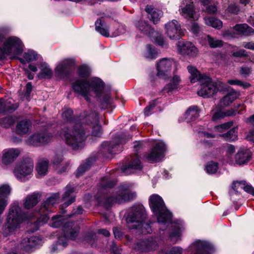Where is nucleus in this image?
<instances>
[{
  "instance_id": "obj_38",
  "label": "nucleus",
  "mask_w": 254,
  "mask_h": 254,
  "mask_svg": "<svg viewBox=\"0 0 254 254\" xmlns=\"http://www.w3.org/2000/svg\"><path fill=\"white\" fill-rule=\"evenodd\" d=\"M49 161L46 159H43L39 161L36 166V170L39 175L45 176L48 169Z\"/></svg>"
},
{
  "instance_id": "obj_48",
  "label": "nucleus",
  "mask_w": 254,
  "mask_h": 254,
  "mask_svg": "<svg viewBox=\"0 0 254 254\" xmlns=\"http://www.w3.org/2000/svg\"><path fill=\"white\" fill-rule=\"evenodd\" d=\"M52 75V70L47 67H42L41 71L38 74L39 78H50Z\"/></svg>"
},
{
  "instance_id": "obj_25",
  "label": "nucleus",
  "mask_w": 254,
  "mask_h": 254,
  "mask_svg": "<svg viewBox=\"0 0 254 254\" xmlns=\"http://www.w3.org/2000/svg\"><path fill=\"white\" fill-rule=\"evenodd\" d=\"M171 232H170L169 237L171 240L176 243L181 239V234L184 230V226L182 222L171 223Z\"/></svg>"
},
{
  "instance_id": "obj_23",
  "label": "nucleus",
  "mask_w": 254,
  "mask_h": 254,
  "mask_svg": "<svg viewBox=\"0 0 254 254\" xmlns=\"http://www.w3.org/2000/svg\"><path fill=\"white\" fill-rule=\"evenodd\" d=\"M76 187L74 185L69 184L65 188V192L63 197V201H64L63 205L67 207L75 199V193L76 192Z\"/></svg>"
},
{
  "instance_id": "obj_28",
  "label": "nucleus",
  "mask_w": 254,
  "mask_h": 254,
  "mask_svg": "<svg viewBox=\"0 0 254 254\" xmlns=\"http://www.w3.org/2000/svg\"><path fill=\"white\" fill-rule=\"evenodd\" d=\"M251 157L250 152L245 149L239 150L235 156V163L242 165L247 163Z\"/></svg>"
},
{
  "instance_id": "obj_46",
  "label": "nucleus",
  "mask_w": 254,
  "mask_h": 254,
  "mask_svg": "<svg viewBox=\"0 0 254 254\" xmlns=\"http://www.w3.org/2000/svg\"><path fill=\"white\" fill-rule=\"evenodd\" d=\"M15 121V117L8 116L0 119V125L3 127L8 128L14 124Z\"/></svg>"
},
{
  "instance_id": "obj_6",
  "label": "nucleus",
  "mask_w": 254,
  "mask_h": 254,
  "mask_svg": "<svg viewBox=\"0 0 254 254\" xmlns=\"http://www.w3.org/2000/svg\"><path fill=\"white\" fill-rule=\"evenodd\" d=\"M149 206L153 213L156 216L160 231L166 230L172 218L170 212L167 209L162 198L157 194L150 196Z\"/></svg>"
},
{
  "instance_id": "obj_36",
  "label": "nucleus",
  "mask_w": 254,
  "mask_h": 254,
  "mask_svg": "<svg viewBox=\"0 0 254 254\" xmlns=\"http://www.w3.org/2000/svg\"><path fill=\"white\" fill-rule=\"evenodd\" d=\"M199 110L198 107L193 106L190 107L186 112V119L190 122L195 120L199 117Z\"/></svg>"
},
{
  "instance_id": "obj_58",
  "label": "nucleus",
  "mask_w": 254,
  "mask_h": 254,
  "mask_svg": "<svg viewBox=\"0 0 254 254\" xmlns=\"http://www.w3.org/2000/svg\"><path fill=\"white\" fill-rule=\"evenodd\" d=\"M240 73L242 76L246 77L251 73V69L248 66H243L240 69Z\"/></svg>"
},
{
  "instance_id": "obj_54",
  "label": "nucleus",
  "mask_w": 254,
  "mask_h": 254,
  "mask_svg": "<svg viewBox=\"0 0 254 254\" xmlns=\"http://www.w3.org/2000/svg\"><path fill=\"white\" fill-rule=\"evenodd\" d=\"M164 254H183V249L180 247H173Z\"/></svg>"
},
{
  "instance_id": "obj_44",
  "label": "nucleus",
  "mask_w": 254,
  "mask_h": 254,
  "mask_svg": "<svg viewBox=\"0 0 254 254\" xmlns=\"http://www.w3.org/2000/svg\"><path fill=\"white\" fill-rule=\"evenodd\" d=\"M222 136L228 141H232L237 139V128L235 127L229 131L226 134H222Z\"/></svg>"
},
{
  "instance_id": "obj_29",
  "label": "nucleus",
  "mask_w": 254,
  "mask_h": 254,
  "mask_svg": "<svg viewBox=\"0 0 254 254\" xmlns=\"http://www.w3.org/2000/svg\"><path fill=\"white\" fill-rule=\"evenodd\" d=\"M96 30L105 37L109 36V27L103 17L97 19L95 23Z\"/></svg>"
},
{
  "instance_id": "obj_56",
  "label": "nucleus",
  "mask_w": 254,
  "mask_h": 254,
  "mask_svg": "<svg viewBox=\"0 0 254 254\" xmlns=\"http://www.w3.org/2000/svg\"><path fill=\"white\" fill-rule=\"evenodd\" d=\"M8 204V199L5 198H0V215L4 212Z\"/></svg>"
},
{
  "instance_id": "obj_24",
  "label": "nucleus",
  "mask_w": 254,
  "mask_h": 254,
  "mask_svg": "<svg viewBox=\"0 0 254 254\" xmlns=\"http://www.w3.org/2000/svg\"><path fill=\"white\" fill-rule=\"evenodd\" d=\"M41 194L39 192H34L27 195L23 200V207L30 209L36 206L40 201Z\"/></svg>"
},
{
  "instance_id": "obj_57",
  "label": "nucleus",
  "mask_w": 254,
  "mask_h": 254,
  "mask_svg": "<svg viewBox=\"0 0 254 254\" xmlns=\"http://www.w3.org/2000/svg\"><path fill=\"white\" fill-rule=\"evenodd\" d=\"M63 160V155L61 154H56L52 161V163L53 165L56 167H59V165L61 164V163Z\"/></svg>"
},
{
  "instance_id": "obj_61",
  "label": "nucleus",
  "mask_w": 254,
  "mask_h": 254,
  "mask_svg": "<svg viewBox=\"0 0 254 254\" xmlns=\"http://www.w3.org/2000/svg\"><path fill=\"white\" fill-rule=\"evenodd\" d=\"M247 122L249 123L251 126H252L254 128L252 129L250 131V134L251 136L254 135V114L252 116H250L249 118L247 119Z\"/></svg>"
},
{
  "instance_id": "obj_60",
  "label": "nucleus",
  "mask_w": 254,
  "mask_h": 254,
  "mask_svg": "<svg viewBox=\"0 0 254 254\" xmlns=\"http://www.w3.org/2000/svg\"><path fill=\"white\" fill-rule=\"evenodd\" d=\"M190 30L194 34H197L199 32V27L196 22H193L191 24Z\"/></svg>"
},
{
  "instance_id": "obj_20",
  "label": "nucleus",
  "mask_w": 254,
  "mask_h": 254,
  "mask_svg": "<svg viewBox=\"0 0 254 254\" xmlns=\"http://www.w3.org/2000/svg\"><path fill=\"white\" fill-rule=\"evenodd\" d=\"M21 151L19 148H7L2 151L1 161L5 165L13 162L20 155Z\"/></svg>"
},
{
  "instance_id": "obj_47",
  "label": "nucleus",
  "mask_w": 254,
  "mask_h": 254,
  "mask_svg": "<svg viewBox=\"0 0 254 254\" xmlns=\"http://www.w3.org/2000/svg\"><path fill=\"white\" fill-rule=\"evenodd\" d=\"M218 168V164L216 162L211 161L207 164L205 167V170L207 173L209 174H213L217 172Z\"/></svg>"
},
{
  "instance_id": "obj_45",
  "label": "nucleus",
  "mask_w": 254,
  "mask_h": 254,
  "mask_svg": "<svg viewBox=\"0 0 254 254\" xmlns=\"http://www.w3.org/2000/svg\"><path fill=\"white\" fill-rule=\"evenodd\" d=\"M91 72V69L87 64H81L78 70V75L81 77H88Z\"/></svg>"
},
{
  "instance_id": "obj_5",
  "label": "nucleus",
  "mask_w": 254,
  "mask_h": 254,
  "mask_svg": "<svg viewBox=\"0 0 254 254\" xmlns=\"http://www.w3.org/2000/svg\"><path fill=\"white\" fill-rule=\"evenodd\" d=\"M146 218V213L142 205L133 206L129 210L126 218L127 227L131 229H136L140 233L147 234L152 232L150 224L143 223Z\"/></svg>"
},
{
  "instance_id": "obj_18",
  "label": "nucleus",
  "mask_w": 254,
  "mask_h": 254,
  "mask_svg": "<svg viewBox=\"0 0 254 254\" xmlns=\"http://www.w3.org/2000/svg\"><path fill=\"white\" fill-rule=\"evenodd\" d=\"M50 136L45 132L34 133L26 140V143L30 145L39 146L48 142Z\"/></svg>"
},
{
  "instance_id": "obj_13",
  "label": "nucleus",
  "mask_w": 254,
  "mask_h": 254,
  "mask_svg": "<svg viewBox=\"0 0 254 254\" xmlns=\"http://www.w3.org/2000/svg\"><path fill=\"white\" fill-rule=\"evenodd\" d=\"M166 34L171 39L178 40L185 34L186 30L181 28V25L176 20L169 21L165 25Z\"/></svg>"
},
{
  "instance_id": "obj_51",
  "label": "nucleus",
  "mask_w": 254,
  "mask_h": 254,
  "mask_svg": "<svg viewBox=\"0 0 254 254\" xmlns=\"http://www.w3.org/2000/svg\"><path fill=\"white\" fill-rule=\"evenodd\" d=\"M228 83L231 85H236L242 86L243 88H247L251 86L250 84L249 83H244L238 79L228 80Z\"/></svg>"
},
{
  "instance_id": "obj_35",
  "label": "nucleus",
  "mask_w": 254,
  "mask_h": 254,
  "mask_svg": "<svg viewBox=\"0 0 254 254\" xmlns=\"http://www.w3.org/2000/svg\"><path fill=\"white\" fill-rule=\"evenodd\" d=\"M142 168V166L140 163V160L138 158L133 160L129 164L125 167L124 169V172L125 173H131L137 170H141Z\"/></svg>"
},
{
  "instance_id": "obj_11",
  "label": "nucleus",
  "mask_w": 254,
  "mask_h": 254,
  "mask_svg": "<svg viewBox=\"0 0 254 254\" xmlns=\"http://www.w3.org/2000/svg\"><path fill=\"white\" fill-rule=\"evenodd\" d=\"M166 150V146L165 143L161 140L157 141L152 150L144 155V158L150 163L159 162L163 158Z\"/></svg>"
},
{
  "instance_id": "obj_39",
  "label": "nucleus",
  "mask_w": 254,
  "mask_h": 254,
  "mask_svg": "<svg viewBox=\"0 0 254 254\" xmlns=\"http://www.w3.org/2000/svg\"><path fill=\"white\" fill-rule=\"evenodd\" d=\"M181 79L178 75H174L170 82L164 88L165 92L169 93L178 88L180 83Z\"/></svg>"
},
{
  "instance_id": "obj_59",
  "label": "nucleus",
  "mask_w": 254,
  "mask_h": 254,
  "mask_svg": "<svg viewBox=\"0 0 254 254\" xmlns=\"http://www.w3.org/2000/svg\"><path fill=\"white\" fill-rule=\"evenodd\" d=\"M73 114L72 111L68 109L64 111L62 114V117L63 118L65 119L66 121L71 122V116Z\"/></svg>"
},
{
  "instance_id": "obj_64",
  "label": "nucleus",
  "mask_w": 254,
  "mask_h": 254,
  "mask_svg": "<svg viewBox=\"0 0 254 254\" xmlns=\"http://www.w3.org/2000/svg\"><path fill=\"white\" fill-rule=\"evenodd\" d=\"M242 46L246 49L254 50V43L253 42H244Z\"/></svg>"
},
{
  "instance_id": "obj_41",
  "label": "nucleus",
  "mask_w": 254,
  "mask_h": 254,
  "mask_svg": "<svg viewBox=\"0 0 254 254\" xmlns=\"http://www.w3.org/2000/svg\"><path fill=\"white\" fill-rule=\"evenodd\" d=\"M11 189L7 184H4L0 185V198H5L8 199V196L10 195Z\"/></svg>"
},
{
  "instance_id": "obj_32",
  "label": "nucleus",
  "mask_w": 254,
  "mask_h": 254,
  "mask_svg": "<svg viewBox=\"0 0 254 254\" xmlns=\"http://www.w3.org/2000/svg\"><path fill=\"white\" fill-rule=\"evenodd\" d=\"M233 29L238 35L248 36L254 34V29L246 24H237Z\"/></svg>"
},
{
  "instance_id": "obj_2",
  "label": "nucleus",
  "mask_w": 254,
  "mask_h": 254,
  "mask_svg": "<svg viewBox=\"0 0 254 254\" xmlns=\"http://www.w3.org/2000/svg\"><path fill=\"white\" fill-rule=\"evenodd\" d=\"M115 185V182L108 177L101 181L95 196L100 205L108 207L112 204L128 201L136 197V192L131 190V185L127 183L121 185L115 192L111 193L109 190Z\"/></svg>"
},
{
  "instance_id": "obj_62",
  "label": "nucleus",
  "mask_w": 254,
  "mask_h": 254,
  "mask_svg": "<svg viewBox=\"0 0 254 254\" xmlns=\"http://www.w3.org/2000/svg\"><path fill=\"white\" fill-rule=\"evenodd\" d=\"M244 190L254 196V188L251 185H249L246 183Z\"/></svg>"
},
{
  "instance_id": "obj_27",
  "label": "nucleus",
  "mask_w": 254,
  "mask_h": 254,
  "mask_svg": "<svg viewBox=\"0 0 254 254\" xmlns=\"http://www.w3.org/2000/svg\"><path fill=\"white\" fill-rule=\"evenodd\" d=\"M145 11L148 13V17L154 24L157 23L163 15V12L153 8L151 5H147Z\"/></svg>"
},
{
  "instance_id": "obj_63",
  "label": "nucleus",
  "mask_w": 254,
  "mask_h": 254,
  "mask_svg": "<svg viewBox=\"0 0 254 254\" xmlns=\"http://www.w3.org/2000/svg\"><path fill=\"white\" fill-rule=\"evenodd\" d=\"M217 11V7L214 5L208 6L206 8V11L209 14H214Z\"/></svg>"
},
{
  "instance_id": "obj_7",
  "label": "nucleus",
  "mask_w": 254,
  "mask_h": 254,
  "mask_svg": "<svg viewBox=\"0 0 254 254\" xmlns=\"http://www.w3.org/2000/svg\"><path fill=\"white\" fill-rule=\"evenodd\" d=\"M35 216L34 214L27 216L23 214L21 207L17 205H11L2 227L4 234L7 235L14 231L24 219H31Z\"/></svg>"
},
{
  "instance_id": "obj_15",
  "label": "nucleus",
  "mask_w": 254,
  "mask_h": 254,
  "mask_svg": "<svg viewBox=\"0 0 254 254\" xmlns=\"http://www.w3.org/2000/svg\"><path fill=\"white\" fill-rule=\"evenodd\" d=\"M190 248L195 254H211L213 248L207 241L196 240L191 244Z\"/></svg>"
},
{
  "instance_id": "obj_43",
  "label": "nucleus",
  "mask_w": 254,
  "mask_h": 254,
  "mask_svg": "<svg viewBox=\"0 0 254 254\" xmlns=\"http://www.w3.org/2000/svg\"><path fill=\"white\" fill-rule=\"evenodd\" d=\"M198 132L199 134V135L201 137H204L205 138H206V139L204 138L203 140L202 143L203 144V145L205 146H210L212 145V142L211 140H208L207 139H209L210 138H214L215 137L214 135L212 134L211 133H207L206 132H203L201 130H198Z\"/></svg>"
},
{
  "instance_id": "obj_22",
  "label": "nucleus",
  "mask_w": 254,
  "mask_h": 254,
  "mask_svg": "<svg viewBox=\"0 0 254 254\" xmlns=\"http://www.w3.org/2000/svg\"><path fill=\"white\" fill-rule=\"evenodd\" d=\"M238 108H240V110L237 111L231 109L225 112L222 111L221 110H218L216 111L212 110L213 113H212V119L213 121H217L225 117L232 116L235 115L237 114H240L241 111L245 109V107L244 104H240L238 105Z\"/></svg>"
},
{
  "instance_id": "obj_21",
  "label": "nucleus",
  "mask_w": 254,
  "mask_h": 254,
  "mask_svg": "<svg viewBox=\"0 0 254 254\" xmlns=\"http://www.w3.org/2000/svg\"><path fill=\"white\" fill-rule=\"evenodd\" d=\"M187 69L190 74L189 78L191 83L198 81L200 82L204 80L206 82L210 81L209 77L204 74H200L199 71L194 66L191 64L189 65L188 66Z\"/></svg>"
},
{
  "instance_id": "obj_49",
  "label": "nucleus",
  "mask_w": 254,
  "mask_h": 254,
  "mask_svg": "<svg viewBox=\"0 0 254 254\" xmlns=\"http://www.w3.org/2000/svg\"><path fill=\"white\" fill-rule=\"evenodd\" d=\"M9 102L5 101L4 100L0 99V113L4 112L8 110H15L17 108V106L15 107H12L8 106Z\"/></svg>"
},
{
  "instance_id": "obj_14",
  "label": "nucleus",
  "mask_w": 254,
  "mask_h": 254,
  "mask_svg": "<svg viewBox=\"0 0 254 254\" xmlns=\"http://www.w3.org/2000/svg\"><path fill=\"white\" fill-rule=\"evenodd\" d=\"M34 164L30 160L22 162L14 171V174L17 179L25 181L26 177L31 176L33 170Z\"/></svg>"
},
{
  "instance_id": "obj_8",
  "label": "nucleus",
  "mask_w": 254,
  "mask_h": 254,
  "mask_svg": "<svg viewBox=\"0 0 254 254\" xmlns=\"http://www.w3.org/2000/svg\"><path fill=\"white\" fill-rule=\"evenodd\" d=\"M73 224L68 223L64 226V235L58 238V241L53 245L51 248V252L56 253L63 250L67 245V238L71 239L75 238L78 234V227L72 228Z\"/></svg>"
},
{
  "instance_id": "obj_37",
  "label": "nucleus",
  "mask_w": 254,
  "mask_h": 254,
  "mask_svg": "<svg viewBox=\"0 0 254 254\" xmlns=\"http://www.w3.org/2000/svg\"><path fill=\"white\" fill-rule=\"evenodd\" d=\"M238 96V94L234 90H232L221 99L220 102V106L221 107H224L229 105L237 99Z\"/></svg>"
},
{
  "instance_id": "obj_42",
  "label": "nucleus",
  "mask_w": 254,
  "mask_h": 254,
  "mask_svg": "<svg viewBox=\"0 0 254 254\" xmlns=\"http://www.w3.org/2000/svg\"><path fill=\"white\" fill-rule=\"evenodd\" d=\"M52 222L50 226L53 228H58L64 223V217L61 215H57L52 217Z\"/></svg>"
},
{
  "instance_id": "obj_50",
  "label": "nucleus",
  "mask_w": 254,
  "mask_h": 254,
  "mask_svg": "<svg viewBox=\"0 0 254 254\" xmlns=\"http://www.w3.org/2000/svg\"><path fill=\"white\" fill-rule=\"evenodd\" d=\"M246 184V182L242 181H234L232 184V189L234 191L236 192H238L240 190H244V188Z\"/></svg>"
},
{
  "instance_id": "obj_33",
  "label": "nucleus",
  "mask_w": 254,
  "mask_h": 254,
  "mask_svg": "<svg viewBox=\"0 0 254 254\" xmlns=\"http://www.w3.org/2000/svg\"><path fill=\"white\" fill-rule=\"evenodd\" d=\"M156 76L159 78L166 79L170 75V64H157Z\"/></svg>"
},
{
  "instance_id": "obj_19",
  "label": "nucleus",
  "mask_w": 254,
  "mask_h": 254,
  "mask_svg": "<svg viewBox=\"0 0 254 254\" xmlns=\"http://www.w3.org/2000/svg\"><path fill=\"white\" fill-rule=\"evenodd\" d=\"M42 244V241L39 237L32 236L29 238H25L22 240L20 243V248L24 251L29 252L32 251V249L39 247Z\"/></svg>"
},
{
  "instance_id": "obj_53",
  "label": "nucleus",
  "mask_w": 254,
  "mask_h": 254,
  "mask_svg": "<svg viewBox=\"0 0 254 254\" xmlns=\"http://www.w3.org/2000/svg\"><path fill=\"white\" fill-rule=\"evenodd\" d=\"M89 161H88L87 163L82 164L77 169L76 176L77 177H79L81 175H82L83 173L86 171L89 167Z\"/></svg>"
},
{
  "instance_id": "obj_10",
  "label": "nucleus",
  "mask_w": 254,
  "mask_h": 254,
  "mask_svg": "<svg viewBox=\"0 0 254 254\" xmlns=\"http://www.w3.org/2000/svg\"><path fill=\"white\" fill-rule=\"evenodd\" d=\"M136 28L143 34L148 36L157 45L166 47L167 44L162 36L152 29L145 21H139L135 23Z\"/></svg>"
},
{
  "instance_id": "obj_31",
  "label": "nucleus",
  "mask_w": 254,
  "mask_h": 254,
  "mask_svg": "<svg viewBox=\"0 0 254 254\" xmlns=\"http://www.w3.org/2000/svg\"><path fill=\"white\" fill-rule=\"evenodd\" d=\"M31 127V123L29 120L24 119L17 122L16 131L18 134H23L28 133Z\"/></svg>"
},
{
  "instance_id": "obj_16",
  "label": "nucleus",
  "mask_w": 254,
  "mask_h": 254,
  "mask_svg": "<svg viewBox=\"0 0 254 254\" xmlns=\"http://www.w3.org/2000/svg\"><path fill=\"white\" fill-rule=\"evenodd\" d=\"M158 246L156 239L149 237L136 243L135 249L142 252H149L157 250Z\"/></svg>"
},
{
  "instance_id": "obj_17",
  "label": "nucleus",
  "mask_w": 254,
  "mask_h": 254,
  "mask_svg": "<svg viewBox=\"0 0 254 254\" xmlns=\"http://www.w3.org/2000/svg\"><path fill=\"white\" fill-rule=\"evenodd\" d=\"M201 88L198 91L199 96L204 98H208L212 96L217 92V88L214 82H212L210 78V81L206 82L204 80L200 82Z\"/></svg>"
},
{
  "instance_id": "obj_34",
  "label": "nucleus",
  "mask_w": 254,
  "mask_h": 254,
  "mask_svg": "<svg viewBox=\"0 0 254 254\" xmlns=\"http://www.w3.org/2000/svg\"><path fill=\"white\" fill-rule=\"evenodd\" d=\"M205 24L214 28L220 29L223 26V23L220 19L210 16H206L203 18Z\"/></svg>"
},
{
  "instance_id": "obj_12",
  "label": "nucleus",
  "mask_w": 254,
  "mask_h": 254,
  "mask_svg": "<svg viewBox=\"0 0 254 254\" xmlns=\"http://www.w3.org/2000/svg\"><path fill=\"white\" fill-rule=\"evenodd\" d=\"M179 12L182 16L188 20L197 21L199 17V14L196 12L191 0H183L180 5Z\"/></svg>"
},
{
  "instance_id": "obj_4",
  "label": "nucleus",
  "mask_w": 254,
  "mask_h": 254,
  "mask_svg": "<svg viewBox=\"0 0 254 254\" xmlns=\"http://www.w3.org/2000/svg\"><path fill=\"white\" fill-rule=\"evenodd\" d=\"M22 49V43L19 38L15 37H9L5 41L3 48H0V60H18L21 64L36 61L41 62V56L32 50L24 52L23 57L20 58V55Z\"/></svg>"
},
{
  "instance_id": "obj_9",
  "label": "nucleus",
  "mask_w": 254,
  "mask_h": 254,
  "mask_svg": "<svg viewBox=\"0 0 254 254\" xmlns=\"http://www.w3.org/2000/svg\"><path fill=\"white\" fill-rule=\"evenodd\" d=\"M59 198L60 194L55 193L43 202L40 208L36 212V214L40 215L38 223L43 224L47 222L50 218L49 213L53 211L54 205L59 202Z\"/></svg>"
},
{
  "instance_id": "obj_40",
  "label": "nucleus",
  "mask_w": 254,
  "mask_h": 254,
  "mask_svg": "<svg viewBox=\"0 0 254 254\" xmlns=\"http://www.w3.org/2000/svg\"><path fill=\"white\" fill-rule=\"evenodd\" d=\"M205 39L207 40L210 47L216 48L223 46V41L216 38H213L209 35H206Z\"/></svg>"
},
{
  "instance_id": "obj_1",
  "label": "nucleus",
  "mask_w": 254,
  "mask_h": 254,
  "mask_svg": "<svg viewBox=\"0 0 254 254\" xmlns=\"http://www.w3.org/2000/svg\"><path fill=\"white\" fill-rule=\"evenodd\" d=\"M72 126V124L70 123L67 127L63 128L60 136L74 150L80 149L84 146L85 137L83 129H91V135L95 137H100L102 133L98 114L90 110L82 113L76 121L74 127L71 128Z\"/></svg>"
},
{
  "instance_id": "obj_26",
  "label": "nucleus",
  "mask_w": 254,
  "mask_h": 254,
  "mask_svg": "<svg viewBox=\"0 0 254 254\" xmlns=\"http://www.w3.org/2000/svg\"><path fill=\"white\" fill-rule=\"evenodd\" d=\"M181 52L183 54H185L191 58L195 57L198 54L197 48L191 42H184L181 49Z\"/></svg>"
},
{
  "instance_id": "obj_55",
  "label": "nucleus",
  "mask_w": 254,
  "mask_h": 254,
  "mask_svg": "<svg viewBox=\"0 0 254 254\" xmlns=\"http://www.w3.org/2000/svg\"><path fill=\"white\" fill-rule=\"evenodd\" d=\"M233 125V122H230L225 123L215 127L216 130L218 131H223L224 129H228Z\"/></svg>"
},
{
  "instance_id": "obj_52",
  "label": "nucleus",
  "mask_w": 254,
  "mask_h": 254,
  "mask_svg": "<svg viewBox=\"0 0 254 254\" xmlns=\"http://www.w3.org/2000/svg\"><path fill=\"white\" fill-rule=\"evenodd\" d=\"M240 11L239 6L235 4H231L229 5L225 12L228 14H237Z\"/></svg>"
},
{
  "instance_id": "obj_30",
  "label": "nucleus",
  "mask_w": 254,
  "mask_h": 254,
  "mask_svg": "<svg viewBox=\"0 0 254 254\" xmlns=\"http://www.w3.org/2000/svg\"><path fill=\"white\" fill-rule=\"evenodd\" d=\"M159 54V52L153 46L147 44L142 52V56L146 59L151 60L156 59Z\"/></svg>"
},
{
  "instance_id": "obj_3",
  "label": "nucleus",
  "mask_w": 254,
  "mask_h": 254,
  "mask_svg": "<svg viewBox=\"0 0 254 254\" xmlns=\"http://www.w3.org/2000/svg\"><path fill=\"white\" fill-rule=\"evenodd\" d=\"M74 92L82 96L90 102L92 98H97L101 108H107L111 104L110 90L105 87L104 82L97 77L91 78L89 81L77 80L73 83Z\"/></svg>"
}]
</instances>
